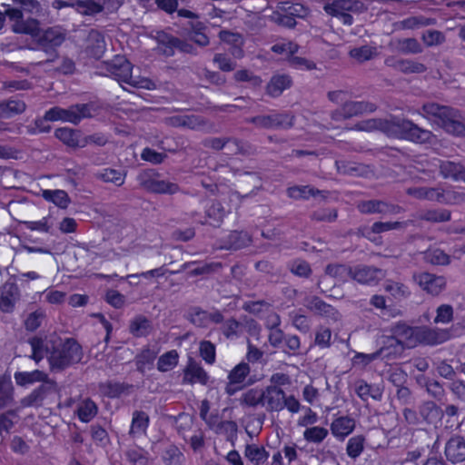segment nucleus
<instances>
[{
  "label": "nucleus",
  "instance_id": "nucleus-31",
  "mask_svg": "<svg viewBox=\"0 0 465 465\" xmlns=\"http://www.w3.org/2000/svg\"><path fill=\"white\" fill-rule=\"evenodd\" d=\"M148 421V416L144 412H135L133 416L131 433L134 435L143 433L147 429Z\"/></svg>",
  "mask_w": 465,
  "mask_h": 465
},
{
  "label": "nucleus",
  "instance_id": "nucleus-55",
  "mask_svg": "<svg viewBox=\"0 0 465 465\" xmlns=\"http://www.w3.org/2000/svg\"><path fill=\"white\" fill-rule=\"evenodd\" d=\"M214 63L223 71H231L234 68L233 63L227 56L223 54L215 55Z\"/></svg>",
  "mask_w": 465,
  "mask_h": 465
},
{
  "label": "nucleus",
  "instance_id": "nucleus-12",
  "mask_svg": "<svg viewBox=\"0 0 465 465\" xmlns=\"http://www.w3.org/2000/svg\"><path fill=\"white\" fill-rule=\"evenodd\" d=\"M361 3L352 0H334L324 5L327 14L339 17L344 25H351L352 17L348 12L358 11Z\"/></svg>",
  "mask_w": 465,
  "mask_h": 465
},
{
  "label": "nucleus",
  "instance_id": "nucleus-5",
  "mask_svg": "<svg viewBox=\"0 0 465 465\" xmlns=\"http://www.w3.org/2000/svg\"><path fill=\"white\" fill-rule=\"evenodd\" d=\"M15 381L19 386H29L36 382L44 381L39 388L35 390L30 395L26 396L22 401L24 407H30L38 405L43 400L45 394L54 389V384L51 381H45L47 375L39 370L33 371H16L14 375Z\"/></svg>",
  "mask_w": 465,
  "mask_h": 465
},
{
  "label": "nucleus",
  "instance_id": "nucleus-61",
  "mask_svg": "<svg viewBox=\"0 0 465 465\" xmlns=\"http://www.w3.org/2000/svg\"><path fill=\"white\" fill-rule=\"evenodd\" d=\"M423 39L427 45H432L440 43L443 39V36L440 32L428 31L426 34H424Z\"/></svg>",
  "mask_w": 465,
  "mask_h": 465
},
{
  "label": "nucleus",
  "instance_id": "nucleus-33",
  "mask_svg": "<svg viewBox=\"0 0 465 465\" xmlns=\"http://www.w3.org/2000/svg\"><path fill=\"white\" fill-rule=\"evenodd\" d=\"M264 391L252 389L242 395V401L248 406L262 405L263 407Z\"/></svg>",
  "mask_w": 465,
  "mask_h": 465
},
{
  "label": "nucleus",
  "instance_id": "nucleus-2",
  "mask_svg": "<svg viewBox=\"0 0 465 465\" xmlns=\"http://www.w3.org/2000/svg\"><path fill=\"white\" fill-rule=\"evenodd\" d=\"M449 337L446 331L411 328L404 323H400L393 328L392 335L389 339L391 347L393 348L391 353L401 354L405 347H414L420 342L430 345L442 343Z\"/></svg>",
  "mask_w": 465,
  "mask_h": 465
},
{
  "label": "nucleus",
  "instance_id": "nucleus-7",
  "mask_svg": "<svg viewBox=\"0 0 465 465\" xmlns=\"http://www.w3.org/2000/svg\"><path fill=\"white\" fill-rule=\"evenodd\" d=\"M15 32L30 35L36 39L43 47H54L62 44L64 35L59 29L50 28L42 32L37 21L34 19L27 20L25 24H18L15 27Z\"/></svg>",
  "mask_w": 465,
  "mask_h": 465
},
{
  "label": "nucleus",
  "instance_id": "nucleus-40",
  "mask_svg": "<svg viewBox=\"0 0 465 465\" xmlns=\"http://www.w3.org/2000/svg\"><path fill=\"white\" fill-rule=\"evenodd\" d=\"M200 355L206 363L213 364L215 361V347L210 341L200 343Z\"/></svg>",
  "mask_w": 465,
  "mask_h": 465
},
{
  "label": "nucleus",
  "instance_id": "nucleus-36",
  "mask_svg": "<svg viewBox=\"0 0 465 465\" xmlns=\"http://www.w3.org/2000/svg\"><path fill=\"white\" fill-rule=\"evenodd\" d=\"M272 50L290 59L298 51V45L292 42L282 41L272 45Z\"/></svg>",
  "mask_w": 465,
  "mask_h": 465
},
{
  "label": "nucleus",
  "instance_id": "nucleus-18",
  "mask_svg": "<svg viewBox=\"0 0 465 465\" xmlns=\"http://www.w3.org/2000/svg\"><path fill=\"white\" fill-rule=\"evenodd\" d=\"M284 393L276 386H272L264 391L263 407L270 411H281L284 408Z\"/></svg>",
  "mask_w": 465,
  "mask_h": 465
},
{
  "label": "nucleus",
  "instance_id": "nucleus-56",
  "mask_svg": "<svg viewBox=\"0 0 465 465\" xmlns=\"http://www.w3.org/2000/svg\"><path fill=\"white\" fill-rule=\"evenodd\" d=\"M356 393L361 399L364 401L367 400L370 396L372 398H376V396L371 393V386L363 381H360L356 385Z\"/></svg>",
  "mask_w": 465,
  "mask_h": 465
},
{
  "label": "nucleus",
  "instance_id": "nucleus-45",
  "mask_svg": "<svg viewBox=\"0 0 465 465\" xmlns=\"http://www.w3.org/2000/svg\"><path fill=\"white\" fill-rule=\"evenodd\" d=\"M310 307L320 314H325L328 316H333L335 314L334 309L331 306L319 299H314Z\"/></svg>",
  "mask_w": 465,
  "mask_h": 465
},
{
  "label": "nucleus",
  "instance_id": "nucleus-14",
  "mask_svg": "<svg viewBox=\"0 0 465 465\" xmlns=\"http://www.w3.org/2000/svg\"><path fill=\"white\" fill-rule=\"evenodd\" d=\"M390 338H391V336L386 337L382 341H381L380 343L382 344V347L381 348L380 351H378L374 353H370V354L357 353L352 359L353 365L364 367L379 357H381L382 359L390 360L391 358H395V357L399 356L400 354L391 353L392 351L393 348L391 347V344L389 342Z\"/></svg>",
  "mask_w": 465,
  "mask_h": 465
},
{
  "label": "nucleus",
  "instance_id": "nucleus-23",
  "mask_svg": "<svg viewBox=\"0 0 465 465\" xmlns=\"http://www.w3.org/2000/svg\"><path fill=\"white\" fill-rule=\"evenodd\" d=\"M440 173L445 178H452L456 181H464L465 182V171L463 167L453 162H443L440 165Z\"/></svg>",
  "mask_w": 465,
  "mask_h": 465
},
{
  "label": "nucleus",
  "instance_id": "nucleus-21",
  "mask_svg": "<svg viewBox=\"0 0 465 465\" xmlns=\"http://www.w3.org/2000/svg\"><path fill=\"white\" fill-rule=\"evenodd\" d=\"M209 376L206 371L198 364L190 362L184 370L183 381L193 384L200 383L203 385L207 384Z\"/></svg>",
  "mask_w": 465,
  "mask_h": 465
},
{
  "label": "nucleus",
  "instance_id": "nucleus-17",
  "mask_svg": "<svg viewBox=\"0 0 465 465\" xmlns=\"http://www.w3.org/2000/svg\"><path fill=\"white\" fill-rule=\"evenodd\" d=\"M105 52L104 36L97 31H92L86 40L85 53L88 56L99 59Z\"/></svg>",
  "mask_w": 465,
  "mask_h": 465
},
{
  "label": "nucleus",
  "instance_id": "nucleus-9",
  "mask_svg": "<svg viewBox=\"0 0 465 465\" xmlns=\"http://www.w3.org/2000/svg\"><path fill=\"white\" fill-rule=\"evenodd\" d=\"M133 66L124 57L117 55L107 64V74L119 83H124L131 86L149 87L146 80H140L132 74Z\"/></svg>",
  "mask_w": 465,
  "mask_h": 465
},
{
  "label": "nucleus",
  "instance_id": "nucleus-59",
  "mask_svg": "<svg viewBox=\"0 0 465 465\" xmlns=\"http://www.w3.org/2000/svg\"><path fill=\"white\" fill-rule=\"evenodd\" d=\"M45 300L53 304H58L64 302V293L55 290H50L45 292Z\"/></svg>",
  "mask_w": 465,
  "mask_h": 465
},
{
  "label": "nucleus",
  "instance_id": "nucleus-8",
  "mask_svg": "<svg viewBox=\"0 0 465 465\" xmlns=\"http://www.w3.org/2000/svg\"><path fill=\"white\" fill-rule=\"evenodd\" d=\"M329 274L343 278L346 275L364 284L374 283L384 276L381 270L368 266H357L347 268L345 265L328 266Z\"/></svg>",
  "mask_w": 465,
  "mask_h": 465
},
{
  "label": "nucleus",
  "instance_id": "nucleus-24",
  "mask_svg": "<svg viewBox=\"0 0 465 465\" xmlns=\"http://www.w3.org/2000/svg\"><path fill=\"white\" fill-rule=\"evenodd\" d=\"M158 352L159 350L157 348H148L143 350L136 358L138 369L143 372L151 370Z\"/></svg>",
  "mask_w": 465,
  "mask_h": 465
},
{
  "label": "nucleus",
  "instance_id": "nucleus-52",
  "mask_svg": "<svg viewBox=\"0 0 465 465\" xmlns=\"http://www.w3.org/2000/svg\"><path fill=\"white\" fill-rule=\"evenodd\" d=\"M13 386L10 377L1 376L0 377V398H8L12 392Z\"/></svg>",
  "mask_w": 465,
  "mask_h": 465
},
{
  "label": "nucleus",
  "instance_id": "nucleus-35",
  "mask_svg": "<svg viewBox=\"0 0 465 465\" xmlns=\"http://www.w3.org/2000/svg\"><path fill=\"white\" fill-rule=\"evenodd\" d=\"M225 215V212L222 209L220 203H213L207 211V221L206 223L217 226L223 221Z\"/></svg>",
  "mask_w": 465,
  "mask_h": 465
},
{
  "label": "nucleus",
  "instance_id": "nucleus-51",
  "mask_svg": "<svg viewBox=\"0 0 465 465\" xmlns=\"http://www.w3.org/2000/svg\"><path fill=\"white\" fill-rule=\"evenodd\" d=\"M44 315L40 312L31 313L25 320V327L27 330L34 331L39 327Z\"/></svg>",
  "mask_w": 465,
  "mask_h": 465
},
{
  "label": "nucleus",
  "instance_id": "nucleus-58",
  "mask_svg": "<svg viewBox=\"0 0 465 465\" xmlns=\"http://www.w3.org/2000/svg\"><path fill=\"white\" fill-rule=\"evenodd\" d=\"M142 158L153 163H159L163 161V157L161 153H158L149 148H145L142 153Z\"/></svg>",
  "mask_w": 465,
  "mask_h": 465
},
{
  "label": "nucleus",
  "instance_id": "nucleus-57",
  "mask_svg": "<svg viewBox=\"0 0 465 465\" xmlns=\"http://www.w3.org/2000/svg\"><path fill=\"white\" fill-rule=\"evenodd\" d=\"M244 308L246 311H248L253 314H259L262 312L268 311L270 306L267 303H264L262 302H255L246 303Z\"/></svg>",
  "mask_w": 465,
  "mask_h": 465
},
{
  "label": "nucleus",
  "instance_id": "nucleus-46",
  "mask_svg": "<svg viewBox=\"0 0 465 465\" xmlns=\"http://www.w3.org/2000/svg\"><path fill=\"white\" fill-rule=\"evenodd\" d=\"M290 63L292 67L299 70H312L315 68L313 62L298 56H292Z\"/></svg>",
  "mask_w": 465,
  "mask_h": 465
},
{
  "label": "nucleus",
  "instance_id": "nucleus-25",
  "mask_svg": "<svg viewBox=\"0 0 465 465\" xmlns=\"http://www.w3.org/2000/svg\"><path fill=\"white\" fill-rule=\"evenodd\" d=\"M292 81L287 75H276L272 78L267 86V91L272 96L280 95L285 89L289 88Z\"/></svg>",
  "mask_w": 465,
  "mask_h": 465
},
{
  "label": "nucleus",
  "instance_id": "nucleus-3",
  "mask_svg": "<svg viewBox=\"0 0 465 465\" xmlns=\"http://www.w3.org/2000/svg\"><path fill=\"white\" fill-rule=\"evenodd\" d=\"M366 127H361V129L371 131L379 128L389 136L418 143H430L434 138L430 131L420 129L410 121L398 118L385 121L371 120L366 123Z\"/></svg>",
  "mask_w": 465,
  "mask_h": 465
},
{
  "label": "nucleus",
  "instance_id": "nucleus-15",
  "mask_svg": "<svg viewBox=\"0 0 465 465\" xmlns=\"http://www.w3.org/2000/svg\"><path fill=\"white\" fill-rule=\"evenodd\" d=\"M249 372L250 368L247 363L241 362L236 365L228 375L229 382L226 387V391L232 395L238 390L242 389Z\"/></svg>",
  "mask_w": 465,
  "mask_h": 465
},
{
  "label": "nucleus",
  "instance_id": "nucleus-27",
  "mask_svg": "<svg viewBox=\"0 0 465 465\" xmlns=\"http://www.w3.org/2000/svg\"><path fill=\"white\" fill-rule=\"evenodd\" d=\"M97 413V407L94 401L84 400L78 405L77 415L81 421L89 422Z\"/></svg>",
  "mask_w": 465,
  "mask_h": 465
},
{
  "label": "nucleus",
  "instance_id": "nucleus-30",
  "mask_svg": "<svg viewBox=\"0 0 465 465\" xmlns=\"http://www.w3.org/2000/svg\"><path fill=\"white\" fill-rule=\"evenodd\" d=\"M421 415L429 423L433 424L442 418L441 411L433 402H428L422 407Z\"/></svg>",
  "mask_w": 465,
  "mask_h": 465
},
{
  "label": "nucleus",
  "instance_id": "nucleus-6",
  "mask_svg": "<svg viewBox=\"0 0 465 465\" xmlns=\"http://www.w3.org/2000/svg\"><path fill=\"white\" fill-rule=\"evenodd\" d=\"M93 115L89 105L86 104L76 105L69 109L54 107L45 113L44 119H39L35 122V132H47L50 127L45 125L46 121H62L77 124L83 118L91 117Z\"/></svg>",
  "mask_w": 465,
  "mask_h": 465
},
{
  "label": "nucleus",
  "instance_id": "nucleus-44",
  "mask_svg": "<svg viewBox=\"0 0 465 465\" xmlns=\"http://www.w3.org/2000/svg\"><path fill=\"white\" fill-rule=\"evenodd\" d=\"M350 54L351 57L355 58L356 60H358L360 62H363V61H366V60H369L370 58H371L372 55L374 54V51L372 48H371L369 46H362L360 48L352 49L350 52Z\"/></svg>",
  "mask_w": 465,
  "mask_h": 465
},
{
  "label": "nucleus",
  "instance_id": "nucleus-32",
  "mask_svg": "<svg viewBox=\"0 0 465 465\" xmlns=\"http://www.w3.org/2000/svg\"><path fill=\"white\" fill-rule=\"evenodd\" d=\"M100 176L103 181L115 185H122L125 179V173L123 171L111 168L104 169Z\"/></svg>",
  "mask_w": 465,
  "mask_h": 465
},
{
  "label": "nucleus",
  "instance_id": "nucleus-19",
  "mask_svg": "<svg viewBox=\"0 0 465 465\" xmlns=\"http://www.w3.org/2000/svg\"><path fill=\"white\" fill-rule=\"evenodd\" d=\"M445 454L452 463L465 460V440L460 437L451 438L446 445Z\"/></svg>",
  "mask_w": 465,
  "mask_h": 465
},
{
  "label": "nucleus",
  "instance_id": "nucleus-48",
  "mask_svg": "<svg viewBox=\"0 0 465 465\" xmlns=\"http://www.w3.org/2000/svg\"><path fill=\"white\" fill-rule=\"evenodd\" d=\"M128 457L134 465L147 464L148 458L143 450H132L128 452Z\"/></svg>",
  "mask_w": 465,
  "mask_h": 465
},
{
  "label": "nucleus",
  "instance_id": "nucleus-63",
  "mask_svg": "<svg viewBox=\"0 0 465 465\" xmlns=\"http://www.w3.org/2000/svg\"><path fill=\"white\" fill-rule=\"evenodd\" d=\"M15 414L9 413L0 416V434L6 432L13 426Z\"/></svg>",
  "mask_w": 465,
  "mask_h": 465
},
{
  "label": "nucleus",
  "instance_id": "nucleus-47",
  "mask_svg": "<svg viewBox=\"0 0 465 465\" xmlns=\"http://www.w3.org/2000/svg\"><path fill=\"white\" fill-rule=\"evenodd\" d=\"M384 203L377 201L363 202L359 205V209L362 213H376L384 210Z\"/></svg>",
  "mask_w": 465,
  "mask_h": 465
},
{
  "label": "nucleus",
  "instance_id": "nucleus-10",
  "mask_svg": "<svg viewBox=\"0 0 465 465\" xmlns=\"http://www.w3.org/2000/svg\"><path fill=\"white\" fill-rule=\"evenodd\" d=\"M409 193L419 199L436 201L443 203L456 204L465 200V194L453 190H440L432 188H413Z\"/></svg>",
  "mask_w": 465,
  "mask_h": 465
},
{
  "label": "nucleus",
  "instance_id": "nucleus-1",
  "mask_svg": "<svg viewBox=\"0 0 465 465\" xmlns=\"http://www.w3.org/2000/svg\"><path fill=\"white\" fill-rule=\"evenodd\" d=\"M31 346L33 359L39 362L46 356L52 369H62L82 359L80 345L71 339L62 341L55 336L45 340L34 338Z\"/></svg>",
  "mask_w": 465,
  "mask_h": 465
},
{
  "label": "nucleus",
  "instance_id": "nucleus-49",
  "mask_svg": "<svg viewBox=\"0 0 465 465\" xmlns=\"http://www.w3.org/2000/svg\"><path fill=\"white\" fill-rule=\"evenodd\" d=\"M312 193V189L308 186H295L288 190L290 197L294 199L307 198Z\"/></svg>",
  "mask_w": 465,
  "mask_h": 465
},
{
  "label": "nucleus",
  "instance_id": "nucleus-22",
  "mask_svg": "<svg viewBox=\"0 0 465 465\" xmlns=\"http://www.w3.org/2000/svg\"><path fill=\"white\" fill-rule=\"evenodd\" d=\"M355 428V420L350 417H340L331 423V432L336 438L344 439Z\"/></svg>",
  "mask_w": 465,
  "mask_h": 465
},
{
  "label": "nucleus",
  "instance_id": "nucleus-11",
  "mask_svg": "<svg viewBox=\"0 0 465 465\" xmlns=\"http://www.w3.org/2000/svg\"><path fill=\"white\" fill-rule=\"evenodd\" d=\"M141 185L147 191L156 193H174L178 191L176 183L159 178L153 171L149 170L139 175Z\"/></svg>",
  "mask_w": 465,
  "mask_h": 465
},
{
  "label": "nucleus",
  "instance_id": "nucleus-54",
  "mask_svg": "<svg viewBox=\"0 0 465 465\" xmlns=\"http://www.w3.org/2000/svg\"><path fill=\"white\" fill-rule=\"evenodd\" d=\"M106 301L114 307L119 308L124 302V297L116 291H109L106 293Z\"/></svg>",
  "mask_w": 465,
  "mask_h": 465
},
{
  "label": "nucleus",
  "instance_id": "nucleus-26",
  "mask_svg": "<svg viewBox=\"0 0 465 465\" xmlns=\"http://www.w3.org/2000/svg\"><path fill=\"white\" fill-rule=\"evenodd\" d=\"M42 196L45 200L52 202L60 208H65L68 205L69 198L63 190H43Z\"/></svg>",
  "mask_w": 465,
  "mask_h": 465
},
{
  "label": "nucleus",
  "instance_id": "nucleus-4",
  "mask_svg": "<svg viewBox=\"0 0 465 465\" xmlns=\"http://www.w3.org/2000/svg\"><path fill=\"white\" fill-rule=\"evenodd\" d=\"M424 116L434 125L454 135L465 136V124L457 111L437 104L423 106Z\"/></svg>",
  "mask_w": 465,
  "mask_h": 465
},
{
  "label": "nucleus",
  "instance_id": "nucleus-38",
  "mask_svg": "<svg viewBox=\"0 0 465 465\" xmlns=\"http://www.w3.org/2000/svg\"><path fill=\"white\" fill-rule=\"evenodd\" d=\"M102 10V5L93 0L81 1L77 4V11L84 15H91L97 14Z\"/></svg>",
  "mask_w": 465,
  "mask_h": 465
},
{
  "label": "nucleus",
  "instance_id": "nucleus-42",
  "mask_svg": "<svg viewBox=\"0 0 465 465\" xmlns=\"http://www.w3.org/2000/svg\"><path fill=\"white\" fill-rule=\"evenodd\" d=\"M55 136L69 146H74L77 143L76 134L71 129L59 128L55 131Z\"/></svg>",
  "mask_w": 465,
  "mask_h": 465
},
{
  "label": "nucleus",
  "instance_id": "nucleus-16",
  "mask_svg": "<svg viewBox=\"0 0 465 465\" xmlns=\"http://www.w3.org/2000/svg\"><path fill=\"white\" fill-rule=\"evenodd\" d=\"M329 97L335 103H345L343 107L344 117H351L352 115L366 112L367 105L358 102H348V94L342 91L331 92L329 94Z\"/></svg>",
  "mask_w": 465,
  "mask_h": 465
},
{
  "label": "nucleus",
  "instance_id": "nucleus-53",
  "mask_svg": "<svg viewBox=\"0 0 465 465\" xmlns=\"http://www.w3.org/2000/svg\"><path fill=\"white\" fill-rule=\"evenodd\" d=\"M331 337V333L328 328H321L316 333L315 341L318 345L326 347L330 343Z\"/></svg>",
  "mask_w": 465,
  "mask_h": 465
},
{
  "label": "nucleus",
  "instance_id": "nucleus-20",
  "mask_svg": "<svg viewBox=\"0 0 465 465\" xmlns=\"http://www.w3.org/2000/svg\"><path fill=\"white\" fill-rule=\"evenodd\" d=\"M19 299V290L14 284H6L0 295V310L3 312H13L15 302Z\"/></svg>",
  "mask_w": 465,
  "mask_h": 465
},
{
  "label": "nucleus",
  "instance_id": "nucleus-50",
  "mask_svg": "<svg viewBox=\"0 0 465 465\" xmlns=\"http://www.w3.org/2000/svg\"><path fill=\"white\" fill-rule=\"evenodd\" d=\"M452 316V309L448 305H442L439 307L437 311V316L435 318L436 322L446 323Z\"/></svg>",
  "mask_w": 465,
  "mask_h": 465
},
{
  "label": "nucleus",
  "instance_id": "nucleus-28",
  "mask_svg": "<svg viewBox=\"0 0 465 465\" xmlns=\"http://www.w3.org/2000/svg\"><path fill=\"white\" fill-rule=\"evenodd\" d=\"M179 355L176 351H170L163 354L157 362V369L160 371H168L173 370L178 363Z\"/></svg>",
  "mask_w": 465,
  "mask_h": 465
},
{
  "label": "nucleus",
  "instance_id": "nucleus-34",
  "mask_svg": "<svg viewBox=\"0 0 465 465\" xmlns=\"http://www.w3.org/2000/svg\"><path fill=\"white\" fill-rule=\"evenodd\" d=\"M25 104L20 100H10L6 104L1 105V115L3 117H9L12 114L24 112Z\"/></svg>",
  "mask_w": 465,
  "mask_h": 465
},
{
  "label": "nucleus",
  "instance_id": "nucleus-43",
  "mask_svg": "<svg viewBox=\"0 0 465 465\" xmlns=\"http://www.w3.org/2000/svg\"><path fill=\"white\" fill-rule=\"evenodd\" d=\"M54 225L52 217H44L39 221L28 223V228L41 232H47Z\"/></svg>",
  "mask_w": 465,
  "mask_h": 465
},
{
  "label": "nucleus",
  "instance_id": "nucleus-29",
  "mask_svg": "<svg viewBox=\"0 0 465 465\" xmlns=\"http://www.w3.org/2000/svg\"><path fill=\"white\" fill-rule=\"evenodd\" d=\"M245 456L255 465H259L267 460V453L264 449L254 444L246 447Z\"/></svg>",
  "mask_w": 465,
  "mask_h": 465
},
{
  "label": "nucleus",
  "instance_id": "nucleus-39",
  "mask_svg": "<svg viewBox=\"0 0 465 465\" xmlns=\"http://www.w3.org/2000/svg\"><path fill=\"white\" fill-rule=\"evenodd\" d=\"M328 434V430L322 427H312L307 429L304 433V439L308 441L320 442Z\"/></svg>",
  "mask_w": 465,
  "mask_h": 465
},
{
  "label": "nucleus",
  "instance_id": "nucleus-13",
  "mask_svg": "<svg viewBox=\"0 0 465 465\" xmlns=\"http://www.w3.org/2000/svg\"><path fill=\"white\" fill-rule=\"evenodd\" d=\"M413 280L424 292L431 295H438L446 286L444 277L428 272L416 273Z\"/></svg>",
  "mask_w": 465,
  "mask_h": 465
},
{
  "label": "nucleus",
  "instance_id": "nucleus-41",
  "mask_svg": "<svg viewBox=\"0 0 465 465\" xmlns=\"http://www.w3.org/2000/svg\"><path fill=\"white\" fill-rule=\"evenodd\" d=\"M363 438L361 436L352 437L350 439L347 445V453L351 458L358 457L363 450Z\"/></svg>",
  "mask_w": 465,
  "mask_h": 465
},
{
  "label": "nucleus",
  "instance_id": "nucleus-37",
  "mask_svg": "<svg viewBox=\"0 0 465 465\" xmlns=\"http://www.w3.org/2000/svg\"><path fill=\"white\" fill-rule=\"evenodd\" d=\"M425 258L430 262L437 265H445L450 262V257L439 249L430 250L426 252Z\"/></svg>",
  "mask_w": 465,
  "mask_h": 465
},
{
  "label": "nucleus",
  "instance_id": "nucleus-62",
  "mask_svg": "<svg viewBox=\"0 0 465 465\" xmlns=\"http://www.w3.org/2000/svg\"><path fill=\"white\" fill-rule=\"evenodd\" d=\"M292 271L299 276H306L310 273V266L305 262H296L292 264Z\"/></svg>",
  "mask_w": 465,
  "mask_h": 465
},
{
  "label": "nucleus",
  "instance_id": "nucleus-60",
  "mask_svg": "<svg viewBox=\"0 0 465 465\" xmlns=\"http://www.w3.org/2000/svg\"><path fill=\"white\" fill-rule=\"evenodd\" d=\"M317 421V415L311 409H307L305 414L299 419L298 424L302 427L312 425Z\"/></svg>",
  "mask_w": 465,
  "mask_h": 465
},
{
  "label": "nucleus",
  "instance_id": "nucleus-64",
  "mask_svg": "<svg viewBox=\"0 0 465 465\" xmlns=\"http://www.w3.org/2000/svg\"><path fill=\"white\" fill-rule=\"evenodd\" d=\"M220 38L224 42L232 43L235 45L242 44V37L238 34L221 32Z\"/></svg>",
  "mask_w": 465,
  "mask_h": 465
}]
</instances>
